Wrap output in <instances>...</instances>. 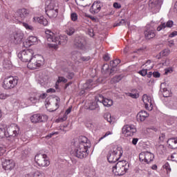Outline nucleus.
<instances>
[{"mask_svg":"<svg viewBox=\"0 0 177 177\" xmlns=\"http://www.w3.org/2000/svg\"><path fill=\"white\" fill-rule=\"evenodd\" d=\"M91 141L86 137L82 136L74 142L72 154L77 158H86L89 154L88 149H91Z\"/></svg>","mask_w":177,"mask_h":177,"instance_id":"obj_1","label":"nucleus"},{"mask_svg":"<svg viewBox=\"0 0 177 177\" xmlns=\"http://www.w3.org/2000/svg\"><path fill=\"white\" fill-rule=\"evenodd\" d=\"M6 138H8V140L12 143V145H16L19 142V139L21 135V130L20 127L16 124H12L8 126L6 131H3Z\"/></svg>","mask_w":177,"mask_h":177,"instance_id":"obj_2","label":"nucleus"},{"mask_svg":"<svg viewBox=\"0 0 177 177\" xmlns=\"http://www.w3.org/2000/svg\"><path fill=\"white\" fill-rule=\"evenodd\" d=\"M46 38L48 42H55V45H66L68 37L67 35H57L50 30L46 31Z\"/></svg>","mask_w":177,"mask_h":177,"instance_id":"obj_3","label":"nucleus"},{"mask_svg":"<svg viewBox=\"0 0 177 177\" xmlns=\"http://www.w3.org/2000/svg\"><path fill=\"white\" fill-rule=\"evenodd\" d=\"M129 162L127 160L119 161L115 166H113L112 172L115 176H122L125 175L129 169Z\"/></svg>","mask_w":177,"mask_h":177,"instance_id":"obj_4","label":"nucleus"},{"mask_svg":"<svg viewBox=\"0 0 177 177\" xmlns=\"http://www.w3.org/2000/svg\"><path fill=\"white\" fill-rule=\"evenodd\" d=\"M122 148L121 147L114 146L111 149L107 155L109 162L114 163L121 158L122 153Z\"/></svg>","mask_w":177,"mask_h":177,"instance_id":"obj_5","label":"nucleus"},{"mask_svg":"<svg viewBox=\"0 0 177 177\" xmlns=\"http://www.w3.org/2000/svg\"><path fill=\"white\" fill-rule=\"evenodd\" d=\"M45 59L41 55H36L33 57L31 59V62H28V67L30 70H35L37 68H39V67H42L44 66V63Z\"/></svg>","mask_w":177,"mask_h":177,"instance_id":"obj_6","label":"nucleus"},{"mask_svg":"<svg viewBox=\"0 0 177 177\" xmlns=\"http://www.w3.org/2000/svg\"><path fill=\"white\" fill-rule=\"evenodd\" d=\"M17 57L21 62H24L25 63L31 62L32 60V58L34 57V50L32 49H26L20 51L17 54Z\"/></svg>","mask_w":177,"mask_h":177,"instance_id":"obj_7","label":"nucleus"},{"mask_svg":"<svg viewBox=\"0 0 177 177\" xmlns=\"http://www.w3.org/2000/svg\"><path fill=\"white\" fill-rule=\"evenodd\" d=\"M19 82V77L8 76L5 77L3 83V88L4 89H13Z\"/></svg>","mask_w":177,"mask_h":177,"instance_id":"obj_8","label":"nucleus"},{"mask_svg":"<svg viewBox=\"0 0 177 177\" xmlns=\"http://www.w3.org/2000/svg\"><path fill=\"white\" fill-rule=\"evenodd\" d=\"M15 18L13 19L14 23H19L20 20H24L26 17L28 15V11L26 8H22L18 10L16 12L14 13Z\"/></svg>","mask_w":177,"mask_h":177,"instance_id":"obj_9","label":"nucleus"},{"mask_svg":"<svg viewBox=\"0 0 177 177\" xmlns=\"http://www.w3.org/2000/svg\"><path fill=\"white\" fill-rule=\"evenodd\" d=\"M35 160L39 167H48L50 164L49 160L46 159V154H37L35 157Z\"/></svg>","mask_w":177,"mask_h":177,"instance_id":"obj_10","label":"nucleus"},{"mask_svg":"<svg viewBox=\"0 0 177 177\" xmlns=\"http://www.w3.org/2000/svg\"><path fill=\"white\" fill-rule=\"evenodd\" d=\"M139 160L141 161V162L150 164V162L154 160V154L149 151L141 152L139 155Z\"/></svg>","mask_w":177,"mask_h":177,"instance_id":"obj_11","label":"nucleus"},{"mask_svg":"<svg viewBox=\"0 0 177 177\" xmlns=\"http://www.w3.org/2000/svg\"><path fill=\"white\" fill-rule=\"evenodd\" d=\"M122 132L126 138L133 136L136 133V127L133 124H126L122 127Z\"/></svg>","mask_w":177,"mask_h":177,"instance_id":"obj_12","label":"nucleus"},{"mask_svg":"<svg viewBox=\"0 0 177 177\" xmlns=\"http://www.w3.org/2000/svg\"><path fill=\"white\" fill-rule=\"evenodd\" d=\"M75 46L83 52H86L88 50V47H86V41L85 38L82 37H77L75 39Z\"/></svg>","mask_w":177,"mask_h":177,"instance_id":"obj_13","label":"nucleus"},{"mask_svg":"<svg viewBox=\"0 0 177 177\" xmlns=\"http://www.w3.org/2000/svg\"><path fill=\"white\" fill-rule=\"evenodd\" d=\"M161 5H162V1L161 0H149V9H151L153 13H158V12H160Z\"/></svg>","mask_w":177,"mask_h":177,"instance_id":"obj_14","label":"nucleus"},{"mask_svg":"<svg viewBox=\"0 0 177 177\" xmlns=\"http://www.w3.org/2000/svg\"><path fill=\"white\" fill-rule=\"evenodd\" d=\"M142 102L144 104H145V108L147 110H149V111L153 110V104H154V101L153 100L151 96H149L147 94L143 95Z\"/></svg>","mask_w":177,"mask_h":177,"instance_id":"obj_15","label":"nucleus"},{"mask_svg":"<svg viewBox=\"0 0 177 177\" xmlns=\"http://www.w3.org/2000/svg\"><path fill=\"white\" fill-rule=\"evenodd\" d=\"M30 120L33 124L46 122V121H48V115L40 113L35 114L30 117Z\"/></svg>","mask_w":177,"mask_h":177,"instance_id":"obj_16","label":"nucleus"},{"mask_svg":"<svg viewBox=\"0 0 177 177\" xmlns=\"http://www.w3.org/2000/svg\"><path fill=\"white\" fill-rule=\"evenodd\" d=\"M95 101L102 103L105 107H111L113 100L104 98L102 94L95 96Z\"/></svg>","mask_w":177,"mask_h":177,"instance_id":"obj_17","label":"nucleus"},{"mask_svg":"<svg viewBox=\"0 0 177 177\" xmlns=\"http://www.w3.org/2000/svg\"><path fill=\"white\" fill-rule=\"evenodd\" d=\"M102 2L99 1H94L92 6L90 8V13L92 15H97V13H99V12H100L102 10Z\"/></svg>","mask_w":177,"mask_h":177,"instance_id":"obj_18","label":"nucleus"},{"mask_svg":"<svg viewBox=\"0 0 177 177\" xmlns=\"http://www.w3.org/2000/svg\"><path fill=\"white\" fill-rule=\"evenodd\" d=\"M2 165L5 171H12L15 168V162L13 160L6 159L3 161Z\"/></svg>","mask_w":177,"mask_h":177,"instance_id":"obj_19","label":"nucleus"},{"mask_svg":"<svg viewBox=\"0 0 177 177\" xmlns=\"http://www.w3.org/2000/svg\"><path fill=\"white\" fill-rule=\"evenodd\" d=\"M51 9H59V3L57 2V0H46V10Z\"/></svg>","mask_w":177,"mask_h":177,"instance_id":"obj_20","label":"nucleus"},{"mask_svg":"<svg viewBox=\"0 0 177 177\" xmlns=\"http://www.w3.org/2000/svg\"><path fill=\"white\" fill-rule=\"evenodd\" d=\"M110 66L109 64H105L102 66V72L104 73L105 74H108V75H114L117 72V68L112 66L111 69H109Z\"/></svg>","mask_w":177,"mask_h":177,"instance_id":"obj_21","label":"nucleus"},{"mask_svg":"<svg viewBox=\"0 0 177 177\" xmlns=\"http://www.w3.org/2000/svg\"><path fill=\"white\" fill-rule=\"evenodd\" d=\"M38 43V38L35 36H30L27 41L24 43V46L25 48H30L32 45H36Z\"/></svg>","mask_w":177,"mask_h":177,"instance_id":"obj_22","label":"nucleus"},{"mask_svg":"<svg viewBox=\"0 0 177 177\" xmlns=\"http://www.w3.org/2000/svg\"><path fill=\"white\" fill-rule=\"evenodd\" d=\"M46 13L50 19H55V17H57V15H59V8L46 10Z\"/></svg>","mask_w":177,"mask_h":177,"instance_id":"obj_23","label":"nucleus"},{"mask_svg":"<svg viewBox=\"0 0 177 177\" xmlns=\"http://www.w3.org/2000/svg\"><path fill=\"white\" fill-rule=\"evenodd\" d=\"M146 39H151L156 37V30L147 28L144 32Z\"/></svg>","mask_w":177,"mask_h":177,"instance_id":"obj_24","label":"nucleus"},{"mask_svg":"<svg viewBox=\"0 0 177 177\" xmlns=\"http://www.w3.org/2000/svg\"><path fill=\"white\" fill-rule=\"evenodd\" d=\"M33 21L35 23H39V24H42V26H48V19L44 18V17H34Z\"/></svg>","mask_w":177,"mask_h":177,"instance_id":"obj_25","label":"nucleus"},{"mask_svg":"<svg viewBox=\"0 0 177 177\" xmlns=\"http://www.w3.org/2000/svg\"><path fill=\"white\" fill-rule=\"evenodd\" d=\"M174 26L173 21H168L167 23H162L157 28V31H161V30H164V28H171Z\"/></svg>","mask_w":177,"mask_h":177,"instance_id":"obj_26","label":"nucleus"},{"mask_svg":"<svg viewBox=\"0 0 177 177\" xmlns=\"http://www.w3.org/2000/svg\"><path fill=\"white\" fill-rule=\"evenodd\" d=\"M149 117V113L146 111H141L137 114V119L138 121H141L142 122Z\"/></svg>","mask_w":177,"mask_h":177,"instance_id":"obj_27","label":"nucleus"},{"mask_svg":"<svg viewBox=\"0 0 177 177\" xmlns=\"http://www.w3.org/2000/svg\"><path fill=\"white\" fill-rule=\"evenodd\" d=\"M23 39V34L22 33H15L13 35L12 41L14 44H20Z\"/></svg>","mask_w":177,"mask_h":177,"instance_id":"obj_28","label":"nucleus"},{"mask_svg":"<svg viewBox=\"0 0 177 177\" xmlns=\"http://www.w3.org/2000/svg\"><path fill=\"white\" fill-rule=\"evenodd\" d=\"M104 118L106 120L109 124H114L115 122V118L111 115V113H106L104 115Z\"/></svg>","mask_w":177,"mask_h":177,"instance_id":"obj_29","label":"nucleus"},{"mask_svg":"<svg viewBox=\"0 0 177 177\" xmlns=\"http://www.w3.org/2000/svg\"><path fill=\"white\" fill-rule=\"evenodd\" d=\"M66 34L68 35H73L74 32H75V28L74 27L71 26V23L68 22L66 24Z\"/></svg>","mask_w":177,"mask_h":177,"instance_id":"obj_30","label":"nucleus"},{"mask_svg":"<svg viewBox=\"0 0 177 177\" xmlns=\"http://www.w3.org/2000/svg\"><path fill=\"white\" fill-rule=\"evenodd\" d=\"M93 80H88L86 84H84V89H92L93 88Z\"/></svg>","mask_w":177,"mask_h":177,"instance_id":"obj_31","label":"nucleus"},{"mask_svg":"<svg viewBox=\"0 0 177 177\" xmlns=\"http://www.w3.org/2000/svg\"><path fill=\"white\" fill-rule=\"evenodd\" d=\"M71 56L73 60H80V57H81V53L74 50L71 53Z\"/></svg>","mask_w":177,"mask_h":177,"instance_id":"obj_32","label":"nucleus"},{"mask_svg":"<svg viewBox=\"0 0 177 177\" xmlns=\"http://www.w3.org/2000/svg\"><path fill=\"white\" fill-rule=\"evenodd\" d=\"M60 82H63L64 84L67 83V79H66L64 77H58V80L55 84V88L56 89H57V88H59V84H60Z\"/></svg>","mask_w":177,"mask_h":177,"instance_id":"obj_33","label":"nucleus"},{"mask_svg":"<svg viewBox=\"0 0 177 177\" xmlns=\"http://www.w3.org/2000/svg\"><path fill=\"white\" fill-rule=\"evenodd\" d=\"M22 26L26 28V30H27L28 31H30L32 32L35 30V28H34V26L26 23V22H23L22 23Z\"/></svg>","mask_w":177,"mask_h":177,"instance_id":"obj_34","label":"nucleus"},{"mask_svg":"<svg viewBox=\"0 0 177 177\" xmlns=\"http://www.w3.org/2000/svg\"><path fill=\"white\" fill-rule=\"evenodd\" d=\"M97 103H99V102L96 101V100L95 101L92 102L88 106L89 110H96V109L99 107Z\"/></svg>","mask_w":177,"mask_h":177,"instance_id":"obj_35","label":"nucleus"},{"mask_svg":"<svg viewBox=\"0 0 177 177\" xmlns=\"http://www.w3.org/2000/svg\"><path fill=\"white\" fill-rule=\"evenodd\" d=\"M127 26H129V23H126L125 22V20H124V19H121V20H120V21H118V22H116L115 24H114V27H118V26H127Z\"/></svg>","mask_w":177,"mask_h":177,"instance_id":"obj_36","label":"nucleus"},{"mask_svg":"<svg viewBox=\"0 0 177 177\" xmlns=\"http://www.w3.org/2000/svg\"><path fill=\"white\" fill-rule=\"evenodd\" d=\"M12 66V62L9 59H4L3 62V66L4 68H10Z\"/></svg>","mask_w":177,"mask_h":177,"instance_id":"obj_37","label":"nucleus"},{"mask_svg":"<svg viewBox=\"0 0 177 177\" xmlns=\"http://www.w3.org/2000/svg\"><path fill=\"white\" fill-rule=\"evenodd\" d=\"M5 19L7 20H10V21H13V19H15V13L12 15H10L9 12H6L4 15Z\"/></svg>","mask_w":177,"mask_h":177,"instance_id":"obj_38","label":"nucleus"},{"mask_svg":"<svg viewBox=\"0 0 177 177\" xmlns=\"http://www.w3.org/2000/svg\"><path fill=\"white\" fill-rule=\"evenodd\" d=\"M161 91L164 97H169V96H171V93H169V91L167 89V88H161Z\"/></svg>","mask_w":177,"mask_h":177,"instance_id":"obj_39","label":"nucleus"},{"mask_svg":"<svg viewBox=\"0 0 177 177\" xmlns=\"http://www.w3.org/2000/svg\"><path fill=\"white\" fill-rule=\"evenodd\" d=\"M121 63V60L120 59H115L113 61L110 62V65L112 67L117 68V66Z\"/></svg>","mask_w":177,"mask_h":177,"instance_id":"obj_40","label":"nucleus"},{"mask_svg":"<svg viewBox=\"0 0 177 177\" xmlns=\"http://www.w3.org/2000/svg\"><path fill=\"white\" fill-rule=\"evenodd\" d=\"M157 28V24L156 22L151 21L150 24L147 25V28L151 29V30H156Z\"/></svg>","mask_w":177,"mask_h":177,"instance_id":"obj_41","label":"nucleus"},{"mask_svg":"<svg viewBox=\"0 0 177 177\" xmlns=\"http://www.w3.org/2000/svg\"><path fill=\"white\" fill-rule=\"evenodd\" d=\"M84 172L86 176L89 177L92 176L95 174L93 170H91V169H85Z\"/></svg>","mask_w":177,"mask_h":177,"instance_id":"obj_42","label":"nucleus"},{"mask_svg":"<svg viewBox=\"0 0 177 177\" xmlns=\"http://www.w3.org/2000/svg\"><path fill=\"white\" fill-rule=\"evenodd\" d=\"M163 169H165V171L167 172V174H169L171 171V166L169 165V163H168V162H166L163 165Z\"/></svg>","mask_w":177,"mask_h":177,"instance_id":"obj_43","label":"nucleus"},{"mask_svg":"<svg viewBox=\"0 0 177 177\" xmlns=\"http://www.w3.org/2000/svg\"><path fill=\"white\" fill-rule=\"evenodd\" d=\"M128 96H130V97H132L133 99H138L139 97V93H127Z\"/></svg>","mask_w":177,"mask_h":177,"instance_id":"obj_44","label":"nucleus"},{"mask_svg":"<svg viewBox=\"0 0 177 177\" xmlns=\"http://www.w3.org/2000/svg\"><path fill=\"white\" fill-rule=\"evenodd\" d=\"M122 80V75L115 76L112 79V82H120Z\"/></svg>","mask_w":177,"mask_h":177,"instance_id":"obj_45","label":"nucleus"},{"mask_svg":"<svg viewBox=\"0 0 177 177\" xmlns=\"http://www.w3.org/2000/svg\"><path fill=\"white\" fill-rule=\"evenodd\" d=\"M71 19L72 21H77L78 20V15L75 12H73L71 14Z\"/></svg>","mask_w":177,"mask_h":177,"instance_id":"obj_46","label":"nucleus"},{"mask_svg":"<svg viewBox=\"0 0 177 177\" xmlns=\"http://www.w3.org/2000/svg\"><path fill=\"white\" fill-rule=\"evenodd\" d=\"M66 71V73L64 74V75L66 76V78L68 80H73L74 77V73L68 72V71Z\"/></svg>","mask_w":177,"mask_h":177,"instance_id":"obj_47","label":"nucleus"},{"mask_svg":"<svg viewBox=\"0 0 177 177\" xmlns=\"http://www.w3.org/2000/svg\"><path fill=\"white\" fill-rule=\"evenodd\" d=\"M169 143L177 147V137L174 138H170L169 140Z\"/></svg>","mask_w":177,"mask_h":177,"instance_id":"obj_48","label":"nucleus"},{"mask_svg":"<svg viewBox=\"0 0 177 177\" xmlns=\"http://www.w3.org/2000/svg\"><path fill=\"white\" fill-rule=\"evenodd\" d=\"M6 151V148L3 145L0 144V157L1 156H3Z\"/></svg>","mask_w":177,"mask_h":177,"instance_id":"obj_49","label":"nucleus"},{"mask_svg":"<svg viewBox=\"0 0 177 177\" xmlns=\"http://www.w3.org/2000/svg\"><path fill=\"white\" fill-rule=\"evenodd\" d=\"M160 56H168L169 55V50L165 49L160 53Z\"/></svg>","mask_w":177,"mask_h":177,"instance_id":"obj_50","label":"nucleus"},{"mask_svg":"<svg viewBox=\"0 0 177 177\" xmlns=\"http://www.w3.org/2000/svg\"><path fill=\"white\" fill-rule=\"evenodd\" d=\"M29 100L30 102H31V103H37V102H38L39 100V98H38V96L37 97H30L29 98Z\"/></svg>","mask_w":177,"mask_h":177,"instance_id":"obj_51","label":"nucleus"},{"mask_svg":"<svg viewBox=\"0 0 177 177\" xmlns=\"http://www.w3.org/2000/svg\"><path fill=\"white\" fill-rule=\"evenodd\" d=\"M91 59V57L87 56V57H84L82 55H80V59L82 60V62H88V60Z\"/></svg>","mask_w":177,"mask_h":177,"instance_id":"obj_52","label":"nucleus"},{"mask_svg":"<svg viewBox=\"0 0 177 177\" xmlns=\"http://www.w3.org/2000/svg\"><path fill=\"white\" fill-rule=\"evenodd\" d=\"M109 135H113V131H107L102 137L100 138L99 142H100V140H102V139H104V138H107Z\"/></svg>","mask_w":177,"mask_h":177,"instance_id":"obj_53","label":"nucleus"},{"mask_svg":"<svg viewBox=\"0 0 177 177\" xmlns=\"http://www.w3.org/2000/svg\"><path fill=\"white\" fill-rule=\"evenodd\" d=\"M138 74H140V75H142V77H145L147 75V69H142V71H140L138 72Z\"/></svg>","mask_w":177,"mask_h":177,"instance_id":"obj_54","label":"nucleus"},{"mask_svg":"<svg viewBox=\"0 0 177 177\" xmlns=\"http://www.w3.org/2000/svg\"><path fill=\"white\" fill-rule=\"evenodd\" d=\"M42 174H35L34 172L28 174V177H41Z\"/></svg>","mask_w":177,"mask_h":177,"instance_id":"obj_55","label":"nucleus"},{"mask_svg":"<svg viewBox=\"0 0 177 177\" xmlns=\"http://www.w3.org/2000/svg\"><path fill=\"white\" fill-rule=\"evenodd\" d=\"M39 83L40 84V85H41V86H44V85H45V84H46V79L39 80Z\"/></svg>","mask_w":177,"mask_h":177,"instance_id":"obj_56","label":"nucleus"},{"mask_svg":"<svg viewBox=\"0 0 177 177\" xmlns=\"http://www.w3.org/2000/svg\"><path fill=\"white\" fill-rule=\"evenodd\" d=\"M171 160L172 161H176L177 162V152L176 153H174L172 155H171Z\"/></svg>","mask_w":177,"mask_h":177,"instance_id":"obj_57","label":"nucleus"},{"mask_svg":"<svg viewBox=\"0 0 177 177\" xmlns=\"http://www.w3.org/2000/svg\"><path fill=\"white\" fill-rule=\"evenodd\" d=\"M175 41L174 40H169L168 41V46H169V48H172V46H175Z\"/></svg>","mask_w":177,"mask_h":177,"instance_id":"obj_58","label":"nucleus"},{"mask_svg":"<svg viewBox=\"0 0 177 177\" xmlns=\"http://www.w3.org/2000/svg\"><path fill=\"white\" fill-rule=\"evenodd\" d=\"M56 103H55V107H56V110H57V109H59V106L60 104V98H56Z\"/></svg>","mask_w":177,"mask_h":177,"instance_id":"obj_59","label":"nucleus"},{"mask_svg":"<svg viewBox=\"0 0 177 177\" xmlns=\"http://www.w3.org/2000/svg\"><path fill=\"white\" fill-rule=\"evenodd\" d=\"M160 73L155 71L153 73V77H154L155 78H160Z\"/></svg>","mask_w":177,"mask_h":177,"instance_id":"obj_60","label":"nucleus"},{"mask_svg":"<svg viewBox=\"0 0 177 177\" xmlns=\"http://www.w3.org/2000/svg\"><path fill=\"white\" fill-rule=\"evenodd\" d=\"M113 8H115V9H120L121 8V4L118 3H114Z\"/></svg>","mask_w":177,"mask_h":177,"instance_id":"obj_61","label":"nucleus"},{"mask_svg":"<svg viewBox=\"0 0 177 177\" xmlns=\"http://www.w3.org/2000/svg\"><path fill=\"white\" fill-rule=\"evenodd\" d=\"M177 31H174L170 35H169V38H174V37H176Z\"/></svg>","mask_w":177,"mask_h":177,"instance_id":"obj_62","label":"nucleus"},{"mask_svg":"<svg viewBox=\"0 0 177 177\" xmlns=\"http://www.w3.org/2000/svg\"><path fill=\"white\" fill-rule=\"evenodd\" d=\"M37 97L39 100V99H45L46 97V93H43L41 95H37Z\"/></svg>","mask_w":177,"mask_h":177,"instance_id":"obj_63","label":"nucleus"},{"mask_svg":"<svg viewBox=\"0 0 177 177\" xmlns=\"http://www.w3.org/2000/svg\"><path fill=\"white\" fill-rule=\"evenodd\" d=\"M171 109H177V103L174 102L172 104H170Z\"/></svg>","mask_w":177,"mask_h":177,"instance_id":"obj_64","label":"nucleus"}]
</instances>
